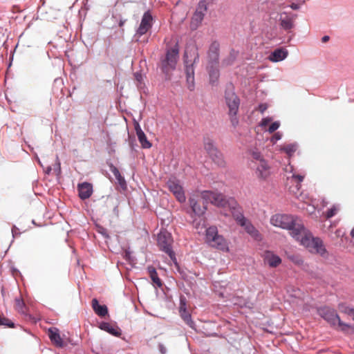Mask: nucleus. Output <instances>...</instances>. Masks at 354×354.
<instances>
[{
  "mask_svg": "<svg viewBox=\"0 0 354 354\" xmlns=\"http://www.w3.org/2000/svg\"><path fill=\"white\" fill-rule=\"evenodd\" d=\"M173 242V239L170 233L167 231H161L157 236V243L158 246L160 250L166 254L170 257H174L175 255V252L172 250L171 244Z\"/></svg>",
  "mask_w": 354,
  "mask_h": 354,
  "instance_id": "obj_8",
  "label": "nucleus"
},
{
  "mask_svg": "<svg viewBox=\"0 0 354 354\" xmlns=\"http://www.w3.org/2000/svg\"><path fill=\"white\" fill-rule=\"evenodd\" d=\"M167 185L169 190L174 195L179 203H183L185 202L186 196L185 192L178 179L174 177L169 178L167 182Z\"/></svg>",
  "mask_w": 354,
  "mask_h": 354,
  "instance_id": "obj_11",
  "label": "nucleus"
},
{
  "mask_svg": "<svg viewBox=\"0 0 354 354\" xmlns=\"http://www.w3.org/2000/svg\"><path fill=\"white\" fill-rule=\"evenodd\" d=\"M268 109V106L266 104L261 103L259 105L258 110L261 113H263L266 110Z\"/></svg>",
  "mask_w": 354,
  "mask_h": 354,
  "instance_id": "obj_56",
  "label": "nucleus"
},
{
  "mask_svg": "<svg viewBox=\"0 0 354 354\" xmlns=\"http://www.w3.org/2000/svg\"><path fill=\"white\" fill-rule=\"evenodd\" d=\"M148 272L149 273V275H155V274L157 273L156 270L153 266H149L147 268Z\"/></svg>",
  "mask_w": 354,
  "mask_h": 354,
  "instance_id": "obj_58",
  "label": "nucleus"
},
{
  "mask_svg": "<svg viewBox=\"0 0 354 354\" xmlns=\"http://www.w3.org/2000/svg\"><path fill=\"white\" fill-rule=\"evenodd\" d=\"M170 259L172 261V262L174 263L175 272H178L183 279L187 280L188 275L187 274V272L185 269L182 268L180 266L179 263L177 261L176 254L174 255V258L172 257H170Z\"/></svg>",
  "mask_w": 354,
  "mask_h": 354,
  "instance_id": "obj_33",
  "label": "nucleus"
},
{
  "mask_svg": "<svg viewBox=\"0 0 354 354\" xmlns=\"http://www.w3.org/2000/svg\"><path fill=\"white\" fill-rule=\"evenodd\" d=\"M48 337L50 341L59 348H63L66 346V344L62 339L59 330L55 327H52L48 329Z\"/></svg>",
  "mask_w": 354,
  "mask_h": 354,
  "instance_id": "obj_20",
  "label": "nucleus"
},
{
  "mask_svg": "<svg viewBox=\"0 0 354 354\" xmlns=\"http://www.w3.org/2000/svg\"><path fill=\"white\" fill-rule=\"evenodd\" d=\"M288 55V51L283 48H278L274 50L269 55V60L272 62H279L284 60Z\"/></svg>",
  "mask_w": 354,
  "mask_h": 354,
  "instance_id": "obj_23",
  "label": "nucleus"
},
{
  "mask_svg": "<svg viewBox=\"0 0 354 354\" xmlns=\"http://www.w3.org/2000/svg\"><path fill=\"white\" fill-rule=\"evenodd\" d=\"M100 233H101V234H102L105 238H109V234H108L106 233V230H104V229H103V230L100 232Z\"/></svg>",
  "mask_w": 354,
  "mask_h": 354,
  "instance_id": "obj_64",
  "label": "nucleus"
},
{
  "mask_svg": "<svg viewBox=\"0 0 354 354\" xmlns=\"http://www.w3.org/2000/svg\"><path fill=\"white\" fill-rule=\"evenodd\" d=\"M279 22L280 27L286 31H290L295 26L293 15H288L286 12L280 14Z\"/></svg>",
  "mask_w": 354,
  "mask_h": 354,
  "instance_id": "obj_18",
  "label": "nucleus"
},
{
  "mask_svg": "<svg viewBox=\"0 0 354 354\" xmlns=\"http://www.w3.org/2000/svg\"><path fill=\"white\" fill-rule=\"evenodd\" d=\"M250 167L255 170V174L259 178L266 179L270 174V167L266 159Z\"/></svg>",
  "mask_w": 354,
  "mask_h": 354,
  "instance_id": "obj_14",
  "label": "nucleus"
},
{
  "mask_svg": "<svg viewBox=\"0 0 354 354\" xmlns=\"http://www.w3.org/2000/svg\"><path fill=\"white\" fill-rule=\"evenodd\" d=\"M241 226L243 227L245 232L255 241L261 240V234L248 219L245 222L244 225Z\"/></svg>",
  "mask_w": 354,
  "mask_h": 354,
  "instance_id": "obj_26",
  "label": "nucleus"
},
{
  "mask_svg": "<svg viewBox=\"0 0 354 354\" xmlns=\"http://www.w3.org/2000/svg\"><path fill=\"white\" fill-rule=\"evenodd\" d=\"M232 215L239 225H244L248 220L244 215L242 208L234 202V205L231 207Z\"/></svg>",
  "mask_w": 354,
  "mask_h": 354,
  "instance_id": "obj_21",
  "label": "nucleus"
},
{
  "mask_svg": "<svg viewBox=\"0 0 354 354\" xmlns=\"http://www.w3.org/2000/svg\"><path fill=\"white\" fill-rule=\"evenodd\" d=\"M182 319L192 329L196 330L195 322L192 319V315L188 310L179 313Z\"/></svg>",
  "mask_w": 354,
  "mask_h": 354,
  "instance_id": "obj_35",
  "label": "nucleus"
},
{
  "mask_svg": "<svg viewBox=\"0 0 354 354\" xmlns=\"http://www.w3.org/2000/svg\"><path fill=\"white\" fill-rule=\"evenodd\" d=\"M338 308L341 313L348 315L354 321V308H352L346 304L340 303L338 305Z\"/></svg>",
  "mask_w": 354,
  "mask_h": 354,
  "instance_id": "obj_36",
  "label": "nucleus"
},
{
  "mask_svg": "<svg viewBox=\"0 0 354 354\" xmlns=\"http://www.w3.org/2000/svg\"><path fill=\"white\" fill-rule=\"evenodd\" d=\"M25 304L22 299L16 298L15 299V308L20 313H24Z\"/></svg>",
  "mask_w": 354,
  "mask_h": 354,
  "instance_id": "obj_43",
  "label": "nucleus"
},
{
  "mask_svg": "<svg viewBox=\"0 0 354 354\" xmlns=\"http://www.w3.org/2000/svg\"><path fill=\"white\" fill-rule=\"evenodd\" d=\"M282 138V133L281 132H276L273 136L271 138V142H272V144H275L277 143V142L279 140H281Z\"/></svg>",
  "mask_w": 354,
  "mask_h": 354,
  "instance_id": "obj_51",
  "label": "nucleus"
},
{
  "mask_svg": "<svg viewBox=\"0 0 354 354\" xmlns=\"http://www.w3.org/2000/svg\"><path fill=\"white\" fill-rule=\"evenodd\" d=\"M184 64L188 88L192 91L194 88V68L193 64H189L187 52L184 55Z\"/></svg>",
  "mask_w": 354,
  "mask_h": 354,
  "instance_id": "obj_15",
  "label": "nucleus"
},
{
  "mask_svg": "<svg viewBox=\"0 0 354 354\" xmlns=\"http://www.w3.org/2000/svg\"><path fill=\"white\" fill-rule=\"evenodd\" d=\"M292 178L297 179L299 183H301L303 181L304 176L300 174H293Z\"/></svg>",
  "mask_w": 354,
  "mask_h": 354,
  "instance_id": "obj_59",
  "label": "nucleus"
},
{
  "mask_svg": "<svg viewBox=\"0 0 354 354\" xmlns=\"http://www.w3.org/2000/svg\"><path fill=\"white\" fill-rule=\"evenodd\" d=\"M123 257L128 261H133L134 260L129 248L124 249L123 252Z\"/></svg>",
  "mask_w": 354,
  "mask_h": 354,
  "instance_id": "obj_47",
  "label": "nucleus"
},
{
  "mask_svg": "<svg viewBox=\"0 0 354 354\" xmlns=\"http://www.w3.org/2000/svg\"><path fill=\"white\" fill-rule=\"evenodd\" d=\"M288 259L297 265H301L303 263V260L297 255H290L288 256Z\"/></svg>",
  "mask_w": 354,
  "mask_h": 354,
  "instance_id": "obj_49",
  "label": "nucleus"
},
{
  "mask_svg": "<svg viewBox=\"0 0 354 354\" xmlns=\"http://www.w3.org/2000/svg\"><path fill=\"white\" fill-rule=\"evenodd\" d=\"M179 50L178 41H176L172 46L167 45L165 55L160 57L158 66L166 79H169L171 72L176 68Z\"/></svg>",
  "mask_w": 354,
  "mask_h": 354,
  "instance_id": "obj_1",
  "label": "nucleus"
},
{
  "mask_svg": "<svg viewBox=\"0 0 354 354\" xmlns=\"http://www.w3.org/2000/svg\"><path fill=\"white\" fill-rule=\"evenodd\" d=\"M294 217L288 214H275L270 218V223L276 227L288 230L294 224Z\"/></svg>",
  "mask_w": 354,
  "mask_h": 354,
  "instance_id": "obj_12",
  "label": "nucleus"
},
{
  "mask_svg": "<svg viewBox=\"0 0 354 354\" xmlns=\"http://www.w3.org/2000/svg\"><path fill=\"white\" fill-rule=\"evenodd\" d=\"M153 26V17L151 12L148 10L144 12L139 27L136 30L133 39L136 41H141L140 38L141 36L145 35Z\"/></svg>",
  "mask_w": 354,
  "mask_h": 354,
  "instance_id": "obj_9",
  "label": "nucleus"
},
{
  "mask_svg": "<svg viewBox=\"0 0 354 354\" xmlns=\"http://www.w3.org/2000/svg\"><path fill=\"white\" fill-rule=\"evenodd\" d=\"M280 127V122L279 121H275L271 124V125L268 128V132L270 133H272L274 132L276 130H277Z\"/></svg>",
  "mask_w": 354,
  "mask_h": 354,
  "instance_id": "obj_50",
  "label": "nucleus"
},
{
  "mask_svg": "<svg viewBox=\"0 0 354 354\" xmlns=\"http://www.w3.org/2000/svg\"><path fill=\"white\" fill-rule=\"evenodd\" d=\"M205 241L209 245L218 250L222 251L228 250L227 241L222 235L218 234V229L214 225L206 229Z\"/></svg>",
  "mask_w": 354,
  "mask_h": 354,
  "instance_id": "obj_2",
  "label": "nucleus"
},
{
  "mask_svg": "<svg viewBox=\"0 0 354 354\" xmlns=\"http://www.w3.org/2000/svg\"><path fill=\"white\" fill-rule=\"evenodd\" d=\"M110 171L113 173L115 178L118 180V182L121 184L122 182H124V178L122 176L118 169L113 165H110Z\"/></svg>",
  "mask_w": 354,
  "mask_h": 354,
  "instance_id": "obj_39",
  "label": "nucleus"
},
{
  "mask_svg": "<svg viewBox=\"0 0 354 354\" xmlns=\"http://www.w3.org/2000/svg\"><path fill=\"white\" fill-rule=\"evenodd\" d=\"M78 195L82 200L88 198L93 194V186L91 183L84 182L77 186Z\"/></svg>",
  "mask_w": 354,
  "mask_h": 354,
  "instance_id": "obj_22",
  "label": "nucleus"
},
{
  "mask_svg": "<svg viewBox=\"0 0 354 354\" xmlns=\"http://www.w3.org/2000/svg\"><path fill=\"white\" fill-rule=\"evenodd\" d=\"M317 312L319 315L330 325L335 326L337 323L341 330L344 332L346 331L348 328H354V326L343 322L333 308L324 306L318 308Z\"/></svg>",
  "mask_w": 354,
  "mask_h": 354,
  "instance_id": "obj_6",
  "label": "nucleus"
},
{
  "mask_svg": "<svg viewBox=\"0 0 354 354\" xmlns=\"http://www.w3.org/2000/svg\"><path fill=\"white\" fill-rule=\"evenodd\" d=\"M134 76H135L136 80L138 82H141V81H142V75H141L140 73H136L134 74Z\"/></svg>",
  "mask_w": 354,
  "mask_h": 354,
  "instance_id": "obj_61",
  "label": "nucleus"
},
{
  "mask_svg": "<svg viewBox=\"0 0 354 354\" xmlns=\"http://www.w3.org/2000/svg\"><path fill=\"white\" fill-rule=\"evenodd\" d=\"M288 230L290 231L291 236L297 241H300L302 244V239H304L306 236H309L310 234H308L306 232V229L303 225L297 224L294 221V224L291 228H288Z\"/></svg>",
  "mask_w": 354,
  "mask_h": 354,
  "instance_id": "obj_17",
  "label": "nucleus"
},
{
  "mask_svg": "<svg viewBox=\"0 0 354 354\" xmlns=\"http://www.w3.org/2000/svg\"><path fill=\"white\" fill-rule=\"evenodd\" d=\"M0 326H5L9 328H14L15 324L7 318L0 317Z\"/></svg>",
  "mask_w": 354,
  "mask_h": 354,
  "instance_id": "obj_46",
  "label": "nucleus"
},
{
  "mask_svg": "<svg viewBox=\"0 0 354 354\" xmlns=\"http://www.w3.org/2000/svg\"><path fill=\"white\" fill-rule=\"evenodd\" d=\"M230 118V122L233 127H236L239 124V119L236 117V115L228 114Z\"/></svg>",
  "mask_w": 354,
  "mask_h": 354,
  "instance_id": "obj_52",
  "label": "nucleus"
},
{
  "mask_svg": "<svg viewBox=\"0 0 354 354\" xmlns=\"http://www.w3.org/2000/svg\"><path fill=\"white\" fill-rule=\"evenodd\" d=\"M204 148L209 156L218 150L215 146L214 141L209 138H204Z\"/></svg>",
  "mask_w": 354,
  "mask_h": 354,
  "instance_id": "obj_32",
  "label": "nucleus"
},
{
  "mask_svg": "<svg viewBox=\"0 0 354 354\" xmlns=\"http://www.w3.org/2000/svg\"><path fill=\"white\" fill-rule=\"evenodd\" d=\"M297 149L296 143H291L284 146L281 150L284 151L288 156H292Z\"/></svg>",
  "mask_w": 354,
  "mask_h": 354,
  "instance_id": "obj_38",
  "label": "nucleus"
},
{
  "mask_svg": "<svg viewBox=\"0 0 354 354\" xmlns=\"http://www.w3.org/2000/svg\"><path fill=\"white\" fill-rule=\"evenodd\" d=\"M205 241L209 245L218 250L222 251L228 250L227 241L222 235L218 234V229L214 225L206 229Z\"/></svg>",
  "mask_w": 354,
  "mask_h": 354,
  "instance_id": "obj_4",
  "label": "nucleus"
},
{
  "mask_svg": "<svg viewBox=\"0 0 354 354\" xmlns=\"http://www.w3.org/2000/svg\"><path fill=\"white\" fill-rule=\"evenodd\" d=\"M251 157L250 166L265 160L260 151L257 148H252L248 150Z\"/></svg>",
  "mask_w": 354,
  "mask_h": 354,
  "instance_id": "obj_30",
  "label": "nucleus"
},
{
  "mask_svg": "<svg viewBox=\"0 0 354 354\" xmlns=\"http://www.w3.org/2000/svg\"><path fill=\"white\" fill-rule=\"evenodd\" d=\"M339 210V207L337 205H333L331 208L328 209L326 212V217L327 218H330L334 216L337 211Z\"/></svg>",
  "mask_w": 354,
  "mask_h": 354,
  "instance_id": "obj_44",
  "label": "nucleus"
},
{
  "mask_svg": "<svg viewBox=\"0 0 354 354\" xmlns=\"http://www.w3.org/2000/svg\"><path fill=\"white\" fill-rule=\"evenodd\" d=\"M135 130L136 132V135L138 136V139L143 149H149L151 147V143L147 140V138L141 129L140 124L136 122L135 124Z\"/></svg>",
  "mask_w": 354,
  "mask_h": 354,
  "instance_id": "obj_24",
  "label": "nucleus"
},
{
  "mask_svg": "<svg viewBox=\"0 0 354 354\" xmlns=\"http://www.w3.org/2000/svg\"><path fill=\"white\" fill-rule=\"evenodd\" d=\"M150 277L153 283H155L158 287H162V283L160 279L158 277V273L155 274V275H151Z\"/></svg>",
  "mask_w": 354,
  "mask_h": 354,
  "instance_id": "obj_48",
  "label": "nucleus"
},
{
  "mask_svg": "<svg viewBox=\"0 0 354 354\" xmlns=\"http://www.w3.org/2000/svg\"><path fill=\"white\" fill-rule=\"evenodd\" d=\"M237 53L234 50H232L229 57L223 60V64L226 66L232 65L236 58Z\"/></svg>",
  "mask_w": 354,
  "mask_h": 354,
  "instance_id": "obj_40",
  "label": "nucleus"
},
{
  "mask_svg": "<svg viewBox=\"0 0 354 354\" xmlns=\"http://www.w3.org/2000/svg\"><path fill=\"white\" fill-rule=\"evenodd\" d=\"M205 241L209 245L218 250L222 251L228 250L227 241L222 235L218 234V229L214 225L206 229Z\"/></svg>",
  "mask_w": 354,
  "mask_h": 354,
  "instance_id": "obj_5",
  "label": "nucleus"
},
{
  "mask_svg": "<svg viewBox=\"0 0 354 354\" xmlns=\"http://www.w3.org/2000/svg\"><path fill=\"white\" fill-rule=\"evenodd\" d=\"M225 101L229 109L228 114L237 115L240 105V99L235 93L232 84L226 87Z\"/></svg>",
  "mask_w": 354,
  "mask_h": 354,
  "instance_id": "obj_7",
  "label": "nucleus"
},
{
  "mask_svg": "<svg viewBox=\"0 0 354 354\" xmlns=\"http://www.w3.org/2000/svg\"><path fill=\"white\" fill-rule=\"evenodd\" d=\"M201 197L205 203H210L216 206H224L225 203L223 196L221 193L212 191H203L201 193Z\"/></svg>",
  "mask_w": 354,
  "mask_h": 354,
  "instance_id": "obj_13",
  "label": "nucleus"
},
{
  "mask_svg": "<svg viewBox=\"0 0 354 354\" xmlns=\"http://www.w3.org/2000/svg\"><path fill=\"white\" fill-rule=\"evenodd\" d=\"M272 118L270 117L263 118L260 122V126L261 127H266L272 121Z\"/></svg>",
  "mask_w": 354,
  "mask_h": 354,
  "instance_id": "obj_53",
  "label": "nucleus"
},
{
  "mask_svg": "<svg viewBox=\"0 0 354 354\" xmlns=\"http://www.w3.org/2000/svg\"><path fill=\"white\" fill-rule=\"evenodd\" d=\"M263 261L270 268H277L281 263V259L272 251L266 250L263 254Z\"/></svg>",
  "mask_w": 354,
  "mask_h": 354,
  "instance_id": "obj_19",
  "label": "nucleus"
},
{
  "mask_svg": "<svg viewBox=\"0 0 354 354\" xmlns=\"http://www.w3.org/2000/svg\"><path fill=\"white\" fill-rule=\"evenodd\" d=\"M158 350L161 354H166L167 352V348L162 343L158 344Z\"/></svg>",
  "mask_w": 354,
  "mask_h": 354,
  "instance_id": "obj_54",
  "label": "nucleus"
},
{
  "mask_svg": "<svg viewBox=\"0 0 354 354\" xmlns=\"http://www.w3.org/2000/svg\"><path fill=\"white\" fill-rule=\"evenodd\" d=\"M52 167L51 166H48L45 169H44V173L47 175H49L51 171H52Z\"/></svg>",
  "mask_w": 354,
  "mask_h": 354,
  "instance_id": "obj_62",
  "label": "nucleus"
},
{
  "mask_svg": "<svg viewBox=\"0 0 354 354\" xmlns=\"http://www.w3.org/2000/svg\"><path fill=\"white\" fill-rule=\"evenodd\" d=\"M205 16V15H204L203 13H201L199 11L195 10L191 20L192 29H196L202 23Z\"/></svg>",
  "mask_w": 354,
  "mask_h": 354,
  "instance_id": "obj_31",
  "label": "nucleus"
},
{
  "mask_svg": "<svg viewBox=\"0 0 354 354\" xmlns=\"http://www.w3.org/2000/svg\"><path fill=\"white\" fill-rule=\"evenodd\" d=\"M187 310V299L185 296L181 295L180 297V304H179V313L185 312Z\"/></svg>",
  "mask_w": 354,
  "mask_h": 354,
  "instance_id": "obj_45",
  "label": "nucleus"
},
{
  "mask_svg": "<svg viewBox=\"0 0 354 354\" xmlns=\"http://www.w3.org/2000/svg\"><path fill=\"white\" fill-rule=\"evenodd\" d=\"M34 157H35V160L38 162V164H39L41 167H43V168H44V165H43L42 162H41V160H40V159H39V156H38L37 153H35V155H34Z\"/></svg>",
  "mask_w": 354,
  "mask_h": 354,
  "instance_id": "obj_60",
  "label": "nucleus"
},
{
  "mask_svg": "<svg viewBox=\"0 0 354 354\" xmlns=\"http://www.w3.org/2000/svg\"><path fill=\"white\" fill-rule=\"evenodd\" d=\"M302 245L309 249H313L322 257H325L327 251L322 240L319 237H314L310 234L302 239Z\"/></svg>",
  "mask_w": 354,
  "mask_h": 354,
  "instance_id": "obj_10",
  "label": "nucleus"
},
{
  "mask_svg": "<svg viewBox=\"0 0 354 354\" xmlns=\"http://www.w3.org/2000/svg\"><path fill=\"white\" fill-rule=\"evenodd\" d=\"M329 39H330L329 36H328V35H325V36H324V37L322 38V41L323 43H325V42L328 41L329 40Z\"/></svg>",
  "mask_w": 354,
  "mask_h": 354,
  "instance_id": "obj_63",
  "label": "nucleus"
},
{
  "mask_svg": "<svg viewBox=\"0 0 354 354\" xmlns=\"http://www.w3.org/2000/svg\"><path fill=\"white\" fill-rule=\"evenodd\" d=\"M194 55V60H193V62L190 61L189 64H194L199 62V55L197 52V49L195 50Z\"/></svg>",
  "mask_w": 354,
  "mask_h": 354,
  "instance_id": "obj_57",
  "label": "nucleus"
},
{
  "mask_svg": "<svg viewBox=\"0 0 354 354\" xmlns=\"http://www.w3.org/2000/svg\"><path fill=\"white\" fill-rule=\"evenodd\" d=\"M208 74L209 77V83L212 86H215L218 83L220 76V71L218 69V64H208L207 66Z\"/></svg>",
  "mask_w": 354,
  "mask_h": 354,
  "instance_id": "obj_25",
  "label": "nucleus"
},
{
  "mask_svg": "<svg viewBox=\"0 0 354 354\" xmlns=\"http://www.w3.org/2000/svg\"><path fill=\"white\" fill-rule=\"evenodd\" d=\"M208 0H200L197 5L196 10L199 11L201 13H203L204 15H205L208 9Z\"/></svg>",
  "mask_w": 354,
  "mask_h": 354,
  "instance_id": "obj_37",
  "label": "nucleus"
},
{
  "mask_svg": "<svg viewBox=\"0 0 354 354\" xmlns=\"http://www.w3.org/2000/svg\"><path fill=\"white\" fill-rule=\"evenodd\" d=\"M99 328L115 337H119L121 335L119 328H115L109 323L106 322H102L99 325Z\"/></svg>",
  "mask_w": 354,
  "mask_h": 354,
  "instance_id": "obj_29",
  "label": "nucleus"
},
{
  "mask_svg": "<svg viewBox=\"0 0 354 354\" xmlns=\"http://www.w3.org/2000/svg\"><path fill=\"white\" fill-rule=\"evenodd\" d=\"M220 44L217 40L213 41L207 51L208 64H218Z\"/></svg>",
  "mask_w": 354,
  "mask_h": 354,
  "instance_id": "obj_16",
  "label": "nucleus"
},
{
  "mask_svg": "<svg viewBox=\"0 0 354 354\" xmlns=\"http://www.w3.org/2000/svg\"><path fill=\"white\" fill-rule=\"evenodd\" d=\"M53 171L57 177H59L62 174L61 162L59 159L58 155H56L55 162L53 165Z\"/></svg>",
  "mask_w": 354,
  "mask_h": 354,
  "instance_id": "obj_42",
  "label": "nucleus"
},
{
  "mask_svg": "<svg viewBox=\"0 0 354 354\" xmlns=\"http://www.w3.org/2000/svg\"><path fill=\"white\" fill-rule=\"evenodd\" d=\"M112 17L114 21L118 23L119 27L120 28H122L127 21V19L124 18L121 14H113Z\"/></svg>",
  "mask_w": 354,
  "mask_h": 354,
  "instance_id": "obj_41",
  "label": "nucleus"
},
{
  "mask_svg": "<svg viewBox=\"0 0 354 354\" xmlns=\"http://www.w3.org/2000/svg\"><path fill=\"white\" fill-rule=\"evenodd\" d=\"M205 241L209 245L218 250L222 251L228 250L227 241L222 235L218 234V229L214 225L206 229Z\"/></svg>",
  "mask_w": 354,
  "mask_h": 354,
  "instance_id": "obj_3",
  "label": "nucleus"
},
{
  "mask_svg": "<svg viewBox=\"0 0 354 354\" xmlns=\"http://www.w3.org/2000/svg\"><path fill=\"white\" fill-rule=\"evenodd\" d=\"M18 231L19 228L16 225H13L12 227V234L13 238L21 234L20 232H18Z\"/></svg>",
  "mask_w": 354,
  "mask_h": 354,
  "instance_id": "obj_55",
  "label": "nucleus"
},
{
  "mask_svg": "<svg viewBox=\"0 0 354 354\" xmlns=\"http://www.w3.org/2000/svg\"><path fill=\"white\" fill-rule=\"evenodd\" d=\"M189 205H190V207H191L193 212L196 215L201 216L205 214V212L207 209V207L205 205L201 206L198 203V201L194 198H190L189 200Z\"/></svg>",
  "mask_w": 354,
  "mask_h": 354,
  "instance_id": "obj_28",
  "label": "nucleus"
},
{
  "mask_svg": "<svg viewBox=\"0 0 354 354\" xmlns=\"http://www.w3.org/2000/svg\"><path fill=\"white\" fill-rule=\"evenodd\" d=\"M212 161L216 164L218 167H223L225 165V162L223 158V156L220 151H217L216 152L211 154L210 156Z\"/></svg>",
  "mask_w": 354,
  "mask_h": 354,
  "instance_id": "obj_34",
  "label": "nucleus"
},
{
  "mask_svg": "<svg viewBox=\"0 0 354 354\" xmlns=\"http://www.w3.org/2000/svg\"><path fill=\"white\" fill-rule=\"evenodd\" d=\"M92 308L94 312L100 317H104L108 315V308L106 305H100L95 298L92 299Z\"/></svg>",
  "mask_w": 354,
  "mask_h": 354,
  "instance_id": "obj_27",
  "label": "nucleus"
}]
</instances>
